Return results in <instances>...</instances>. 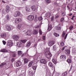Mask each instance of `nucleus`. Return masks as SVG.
I'll use <instances>...</instances> for the list:
<instances>
[{"label": "nucleus", "instance_id": "43", "mask_svg": "<svg viewBox=\"0 0 76 76\" xmlns=\"http://www.w3.org/2000/svg\"><path fill=\"white\" fill-rule=\"evenodd\" d=\"M72 28H73V26H71L69 28V30H72Z\"/></svg>", "mask_w": 76, "mask_h": 76}, {"label": "nucleus", "instance_id": "37", "mask_svg": "<svg viewBox=\"0 0 76 76\" xmlns=\"http://www.w3.org/2000/svg\"><path fill=\"white\" fill-rule=\"evenodd\" d=\"M45 1L47 3H50L51 2L50 0H45Z\"/></svg>", "mask_w": 76, "mask_h": 76}, {"label": "nucleus", "instance_id": "6", "mask_svg": "<svg viewBox=\"0 0 76 76\" xmlns=\"http://www.w3.org/2000/svg\"><path fill=\"white\" fill-rule=\"evenodd\" d=\"M54 41L53 40L52 41H50L48 43V45L50 47H51L54 44Z\"/></svg>", "mask_w": 76, "mask_h": 76}, {"label": "nucleus", "instance_id": "38", "mask_svg": "<svg viewBox=\"0 0 76 76\" xmlns=\"http://www.w3.org/2000/svg\"><path fill=\"white\" fill-rule=\"evenodd\" d=\"M53 34L55 37H59V34H57V33H54Z\"/></svg>", "mask_w": 76, "mask_h": 76}, {"label": "nucleus", "instance_id": "47", "mask_svg": "<svg viewBox=\"0 0 76 76\" xmlns=\"http://www.w3.org/2000/svg\"><path fill=\"white\" fill-rule=\"evenodd\" d=\"M64 20V18H62L61 20H60V21L61 22H63V20Z\"/></svg>", "mask_w": 76, "mask_h": 76}, {"label": "nucleus", "instance_id": "50", "mask_svg": "<svg viewBox=\"0 0 76 76\" xmlns=\"http://www.w3.org/2000/svg\"><path fill=\"white\" fill-rule=\"evenodd\" d=\"M39 34H40V35H41V34H42V31H41V30H39Z\"/></svg>", "mask_w": 76, "mask_h": 76}, {"label": "nucleus", "instance_id": "56", "mask_svg": "<svg viewBox=\"0 0 76 76\" xmlns=\"http://www.w3.org/2000/svg\"><path fill=\"white\" fill-rule=\"evenodd\" d=\"M15 60V58H12V59L11 61H12V62H13V61H14Z\"/></svg>", "mask_w": 76, "mask_h": 76}, {"label": "nucleus", "instance_id": "29", "mask_svg": "<svg viewBox=\"0 0 76 76\" xmlns=\"http://www.w3.org/2000/svg\"><path fill=\"white\" fill-rule=\"evenodd\" d=\"M17 27L18 29H20L21 28V24H19L17 25Z\"/></svg>", "mask_w": 76, "mask_h": 76}, {"label": "nucleus", "instance_id": "5", "mask_svg": "<svg viewBox=\"0 0 76 76\" xmlns=\"http://www.w3.org/2000/svg\"><path fill=\"white\" fill-rule=\"evenodd\" d=\"M20 15V13L19 11H16L14 13V16L15 17H17Z\"/></svg>", "mask_w": 76, "mask_h": 76}, {"label": "nucleus", "instance_id": "7", "mask_svg": "<svg viewBox=\"0 0 76 76\" xmlns=\"http://www.w3.org/2000/svg\"><path fill=\"white\" fill-rule=\"evenodd\" d=\"M22 65V62L20 61H17L16 62V66L17 67H19Z\"/></svg>", "mask_w": 76, "mask_h": 76}, {"label": "nucleus", "instance_id": "18", "mask_svg": "<svg viewBox=\"0 0 76 76\" xmlns=\"http://www.w3.org/2000/svg\"><path fill=\"white\" fill-rule=\"evenodd\" d=\"M46 75H50V70H49V69H46Z\"/></svg>", "mask_w": 76, "mask_h": 76}, {"label": "nucleus", "instance_id": "21", "mask_svg": "<svg viewBox=\"0 0 76 76\" xmlns=\"http://www.w3.org/2000/svg\"><path fill=\"white\" fill-rule=\"evenodd\" d=\"M31 9L33 11L36 10V7L35 6H32L31 7Z\"/></svg>", "mask_w": 76, "mask_h": 76}, {"label": "nucleus", "instance_id": "13", "mask_svg": "<svg viewBox=\"0 0 76 76\" xmlns=\"http://www.w3.org/2000/svg\"><path fill=\"white\" fill-rule=\"evenodd\" d=\"M45 16L47 18H50L51 16V12H48L46 13L45 14Z\"/></svg>", "mask_w": 76, "mask_h": 76}, {"label": "nucleus", "instance_id": "27", "mask_svg": "<svg viewBox=\"0 0 76 76\" xmlns=\"http://www.w3.org/2000/svg\"><path fill=\"white\" fill-rule=\"evenodd\" d=\"M29 75L30 76H33L34 75V72L32 71H30L29 72Z\"/></svg>", "mask_w": 76, "mask_h": 76}, {"label": "nucleus", "instance_id": "31", "mask_svg": "<svg viewBox=\"0 0 76 76\" xmlns=\"http://www.w3.org/2000/svg\"><path fill=\"white\" fill-rule=\"evenodd\" d=\"M31 42H29L28 43H27V44L26 45V46L27 47H29L30 45H31Z\"/></svg>", "mask_w": 76, "mask_h": 76}, {"label": "nucleus", "instance_id": "46", "mask_svg": "<svg viewBox=\"0 0 76 76\" xmlns=\"http://www.w3.org/2000/svg\"><path fill=\"white\" fill-rule=\"evenodd\" d=\"M3 12L4 14H6V13H7L6 10H3Z\"/></svg>", "mask_w": 76, "mask_h": 76}, {"label": "nucleus", "instance_id": "4", "mask_svg": "<svg viewBox=\"0 0 76 76\" xmlns=\"http://www.w3.org/2000/svg\"><path fill=\"white\" fill-rule=\"evenodd\" d=\"M13 44V42L12 41L10 40H9L7 42V45L8 46H9V47H10V46H12V45Z\"/></svg>", "mask_w": 76, "mask_h": 76}, {"label": "nucleus", "instance_id": "12", "mask_svg": "<svg viewBox=\"0 0 76 76\" xmlns=\"http://www.w3.org/2000/svg\"><path fill=\"white\" fill-rule=\"evenodd\" d=\"M13 38L14 39H15L16 41H18L19 39V36H17V35H15V36H13Z\"/></svg>", "mask_w": 76, "mask_h": 76}, {"label": "nucleus", "instance_id": "8", "mask_svg": "<svg viewBox=\"0 0 76 76\" xmlns=\"http://www.w3.org/2000/svg\"><path fill=\"white\" fill-rule=\"evenodd\" d=\"M26 35H28V36H31L32 35V33H31V31L30 30H28L26 33Z\"/></svg>", "mask_w": 76, "mask_h": 76}, {"label": "nucleus", "instance_id": "49", "mask_svg": "<svg viewBox=\"0 0 76 76\" xmlns=\"http://www.w3.org/2000/svg\"><path fill=\"white\" fill-rule=\"evenodd\" d=\"M42 38L43 40H45V36H43L42 37Z\"/></svg>", "mask_w": 76, "mask_h": 76}, {"label": "nucleus", "instance_id": "48", "mask_svg": "<svg viewBox=\"0 0 76 76\" xmlns=\"http://www.w3.org/2000/svg\"><path fill=\"white\" fill-rule=\"evenodd\" d=\"M2 42L4 44V45H5L6 43V41L3 40L2 41Z\"/></svg>", "mask_w": 76, "mask_h": 76}, {"label": "nucleus", "instance_id": "25", "mask_svg": "<svg viewBox=\"0 0 76 76\" xmlns=\"http://www.w3.org/2000/svg\"><path fill=\"white\" fill-rule=\"evenodd\" d=\"M1 52H3V53H5V52H7L8 50L6 49H4L1 50Z\"/></svg>", "mask_w": 76, "mask_h": 76}, {"label": "nucleus", "instance_id": "14", "mask_svg": "<svg viewBox=\"0 0 76 76\" xmlns=\"http://www.w3.org/2000/svg\"><path fill=\"white\" fill-rule=\"evenodd\" d=\"M52 28H53L52 27V25L51 24H48V31H51V29H52Z\"/></svg>", "mask_w": 76, "mask_h": 76}, {"label": "nucleus", "instance_id": "62", "mask_svg": "<svg viewBox=\"0 0 76 76\" xmlns=\"http://www.w3.org/2000/svg\"><path fill=\"white\" fill-rule=\"evenodd\" d=\"M64 48H65V47H63L62 48V50H64Z\"/></svg>", "mask_w": 76, "mask_h": 76}, {"label": "nucleus", "instance_id": "20", "mask_svg": "<svg viewBox=\"0 0 76 76\" xmlns=\"http://www.w3.org/2000/svg\"><path fill=\"white\" fill-rule=\"evenodd\" d=\"M26 12H30V8L29 6H27L26 7Z\"/></svg>", "mask_w": 76, "mask_h": 76}, {"label": "nucleus", "instance_id": "24", "mask_svg": "<svg viewBox=\"0 0 76 76\" xmlns=\"http://www.w3.org/2000/svg\"><path fill=\"white\" fill-rule=\"evenodd\" d=\"M52 61L54 63V64H56V63H57V59H52Z\"/></svg>", "mask_w": 76, "mask_h": 76}, {"label": "nucleus", "instance_id": "26", "mask_svg": "<svg viewBox=\"0 0 76 76\" xmlns=\"http://www.w3.org/2000/svg\"><path fill=\"white\" fill-rule=\"evenodd\" d=\"M29 61L28 60V59L27 58H25L24 59V62L25 63H27Z\"/></svg>", "mask_w": 76, "mask_h": 76}, {"label": "nucleus", "instance_id": "41", "mask_svg": "<svg viewBox=\"0 0 76 76\" xmlns=\"http://www.w3.org/2000/svg\"><path fill=\"white\" fill-rule=\"evenodd\" d=\"M6 18L7 20H9V15H7L6 16Z\"/></svg>", "mask_w": 76, "mask_h": 76}, {"label": "nucleus", "instance_id": "54", "mask_svg": "<svg viewBox=\"0 0 76 76\" xmlns=\"http://www.w3.org/2000/svg\"><path fill=\"white\" fill-rule=\"evenodd\" d=\"M59 16H60L59 15H57V16H56L55 17L56 19H57V18H58Z\"/></svg>", "mask_w": 76, "mask_h": 76}, {"label": "nucleus", "instance_id": "45", "mask_svg": "<svg viewBox=\"0 0 76 76\" xmlns=\"http://www.w3.org/2000/svg\"><path fill=\"white\" fill-rule=\"evenodd\" d=\"M38 20L40 21V20H42V17H39L38 18Z\"/></svg>", "mask_w": 76, "mask_h": 76}, {"label": "nucleus", "instance_id": "16", "mask_svg": "<svg viewBox=\"0 0 76 76\" xmlns=\"http://www.w3.org/2000/svg\"><path fill=\"white\" fill-rule=\"evenodd\" d=\"M40 62L41 63H43V64H45L46 63V60L45 59H42L41 60Z\"/></svg>", "mask_w": 76, "mask_h": 76}, {"label": "nucleus", "instance_id": "15", "mask_svg": "<svg viewBox=\"0 0 76 76\" xmlns=\"http://www.w3.org/2000/svg\"><path fill=\"white\" fill-rule=\"evenodd\" d=\"M32 33L33 35H37V34H38V31H37V30H33Z\"/></svg>", "mask_w": 76, "mask_h": 76}, {"label": "nucleus", "instance_id": "35", "mask_svg": "<svg viewBox=\"0 0 76 76\" xmlns=\"http://www.w3.org/2000/svg\"><path fill=\"white\" fill-rule=\"evenodd\" d=\"M27 40L26 39H25L23 40H21V42H22V43H25L26 42Z\"/></svg>", "mask_w": 76, "mask_h": 76}, {"label": "nucleus", "instance_id": "40", "mask_svg": "<svg viewBox=\"0 0 76 76\" xmlns=\"http://www.w3.org/2000/svg\"><path fill=\"white\" fill-rule=\"evenodd\" d=\"M67 73V72H65L63 73V75H62L63 76H66Z\"/></svg>", "mask_w": 76, "mask_h": 76}, {"label": "nucleus", "instance_id": "39", "mask_svg": "<svg viewBox=\"0 0 76 76\" xmlns=\"http://www.w3.org/2000/svg\"><path fill=\"white\" fill-rule=\"evenodd\" d=\"M60 44L62 46V47H63V46L64 45V42L63 41Z\"/></svg>", "mask_w": 76, "mask_h": 76}, {"label": "nucleus", "instance_id": "32", "mask_svg": "<svg viewBox=\"0 0 76 76\" xmlns=\"http://www.w3.org/2000/svg\"><path fill=\"white\" fill-rule=\"evenodd\" d=\"M67 61L69 63H70L72 62V61L71 60V59H68L67 60Z\"/></svg>", "mask_w": 76, "mask_h": 76}, {"label": "nucleus", "instance_id": "53", "mask_svg": "<svg viewBox=\"0 0 76 76\" xmlns=\"http://www.w3.org/2000/svg\"><path fill=\"white\" fill-rule=\"evenodd\" d=\"M72 67H73V66H71V67L70 69L69 70V72H70V71H71V70H72Z\"/></svg>", "mask_w": 76, "mask_h": 76}, {"label": "nucleus", "instance_id": "58", "mask_svg": "<svg viewBox=\"0 0 76 76\" xmlns=\"http://www.w3.org/2000/svg\"><path fill=\"white\" fill-rule=\"evenodd\" d=\"M64 12H62V15L63 16H64Z\"/></svg>", "mask_w": 76, "mask_h": 76}, {"label": "nucleus", "instance_id": "44", "mask_svg": "<svg viewBox=\"0 0 76 76\" xmlns=\"http://www.w3.org/2000/svg\"><path fill=\"white\" fill-rule=\"evenodd\" d=\"M32 68L34 69V70H36L37 69V66H32Z\"/></svg>", "mask_w": 76, "mask_h": 76}, {"label": "nucleus", "instance_id": "64", "mask_svg": "<svg viewBox=\"0 0 76 76\" xmlns=\"http://www.w3.org/2000/svg\"><path fill=\"white\" fill-rule=\"evenodd\" d=\"M75 4H76V6H75V9H76V2H75Z\"/></svg>", "mask_w": 76, "mask_h": 76}, {"label": "nucleus", "instance_id": "28", "mask_svg": "<svg viewBox=\"0 0 76 76\" xmlns=\"http://www.w3.org/2000/svg\"><path fill=\"white\" fill-rule=\"evenodd\" d=\"M6 62H3L0 65V67H2V66H4V65H6Z\"/></svg>", "mask_w": 76, "mask_h": 76}, {"label": "nucleus", "instance_id": "34", "mask_svg": "<svg viewBox=\"0 0 76 76\" xmlns=\"http://www.w3.org/2000/svg\"><path fill=\"white\" fill-rule=\"evenodd\" d=\"M61 27L60 26L57 27L56 28V30H61Z\"/></svg>", "mask_w": 76, "mask_h": 76}, {"label": "nucleus", "instance_id": "1", "mask_svg": "<svg viewBox=\"0 0 76 76\" xmlns=\"http://www.w3.org/2000/svg\"><path fill=\"white\" fill-rule=\"evenodd\" d=\"M45 56L47 58H50L52 57V55L50 51H47L45 53Z\"/></svg>", "mask_w": 76, "mask_h": 76}, {"label": "nucleus", "instance_id": "36", "mask_svg": "<svg viewBox=\"0 0 76 76\" xmlns=\"http://www.w3.org/2000/svg\"><path fill=\"white\" fill-rule=\"evenodd\" d=\"M33 63V62L31 61L30 62L29 64L28 65L29 67H31L32 65V64Z\"/></svg>", "mask_w": 76, "mask_h": 76}, {"label": "nucleus", "instance_id": "19", "mask_svg": "<svg viewBox=\"0 0 76 76\" xmlns=\"http://www.w3.org/2000/svg\"><path fill=\"white\" fill-rule=\"evenodd\" d=\"M17 45H18L19 47H22V43H21V42H19L17 43Z\"/></svg>", "mask_w": 76, "mask_h": 76}, {"label": "nucleus", "instance_id": "55", "mask_svg": "<svg viewBox=\"0 0 76 76\" xmlns=\"http://www.w3.org/2000/svg\"><path fill=\"white\" fill-rule=\"evenodd\" d=\"M39 28V25H38L35 27L36 28Z\"/></svg>", "mask_w": 76, "mask_h": 76}, {"label": "nucleus", "instance_id": "30", "mask_svg": "<svg viewBox=\"0 0 76 76\" xmlns=\"http://www.w3.org/2000/svg\"><path fill=\"white\" fill-rule=\"evenodd\" d=\"M57 46L56 45H54L53 46V51H55L56 49H57Z\"/></svg>", "mask_w": 76, "mask_h": 76}, {"label": "nucleus", "instance_id": "60", "mask_svg": "<svg viewBox=\"0 0 76 76\" xmlns=\"http://www.w3.org/2000/svg\"><path fill=\"white\" fill-rule=\"evenodd\" d=\"M37 20H38L37 19V18H35L34 19V21L35 22H37Z\"/></svg>", "mask_w": 76, "mask_h": 76}, {"label": "nucleus", "instance_id": "57", "mask_svg": "<svg viewBox=\"0 0 76 76\" xmlns=\"http://www.w3.org/2000/svg\"><path fill=\"white\" fill-rule=\"evenodd\" d=\"M13 56L14 57H15L16 56V55L15 54H14L13 55Z\"/></svg>", "mask_w": 76, "mask_h": 76}, {"label": "nucleus", "instance_id": "42", "mask_svg": "<svg viewBox=\"0 0 76 76\" xmlns=\"http://www.w3.org/2000/svg\"><path fill=\"white\" fill-rule=\"evenodd\" d=\"M72 52L73 53H76V49L75 48L73 49L72 50Z\"/></svg>", "mask_w": 76, "mask_h": 76}, {"label": "nucleus", "instance_id": "33", "mask_svg": "<svg viewBox=\"0 0 76 76\" xmlns=\"http://www.w3.org/2000/svg\"><path fill=\"white\" fill-rule=\"evenodd\" d=\"M65 35H66V33L64 31H63L62 34V37L64 38V36H65Z\"/></svg>", "mask_w": 76, "mask_h": 76}, {"label": "nucleus", "instance_id": "51", "mask_svg": "<svg viewBox=\"0 0 76 76\" xmlns=\"http://www.w3.org/2000/svg\"><path fill=\"white\" fill-rule=\"evenodd\" d=\"M54 17H53L51 19V21H53L54 20Z\"/></svg>", "mask_w": 76, "mask_h": 76}, {"label": "nucleus", "instance_id": "23", "mask_svg": "<svg viewBox=\"0 0 76 76\" xmlns=\"http://www.w3.org/2000/svg\"><path fill=\"white\" fill-rule=\"evenodd\" d=\"M6 9L7 12L9 13V7L7 5L6 7Z\"/></svg>", "mask_w": 76, "mask_h": 76}, {"label": "nucleus", "instance_id": "17", "mask_svg": "<svg viewBox=\"0 0 76 76\" xmlns=\"http://www.w3.org/2000/svg\"><path fill=\"white\" fill-rule=\"evenodd\" d=\"M48 65L49 67H54V65H53V63L51 62H49L48 63Z\"/></svg>", "mask_w": 76, "mask_h": 76}, {"label": "nucleus", "instance_id": "11", "mask_svg": "<svg viewBox=\"0 0 76 76\" xmlns=\"http://www.w3.org/2000/svg\"><path fill=\"white\" fill-rule=\"evenodd\" d=\"M5 28L8 31H10V30H11V29H12V28H11V27H10V26L8 25H6Z\"/></svg>", "mask_w": 76, "mask_h": 76}, {"label": "nucleus", "instance_id": "10", "mask_svg": "<svg viewBox=\"0 0 76 76\" xmlns=\"http://www.w3.org/2000/svg\"><path fill=\"white\" fill-rule=\"evenodd\" d=\"M1 37L2 38H6V34L5 33H1Z\"/></svg>", "mask_w": 76, "mask_h": 76}, {"label": "nucleus", "instance_id": "63", "mask_svg": "<svg viewBox=\"0 0 76 76\" xmlns=\"http://www.w3.org/2000/svg\"><path fill=\"white\" fill-rule=\"evenodd\" d=\"M23 56H24V54H23L22 55H21V57H23Z\"/></svg>", "mask_w": 76, "mask_h": 76}, {"label": "nucleus", "instance_id": "61", "mask_svg": "<svg viewBox=\"0 0 76 76\" xmlns=\"http://www.w3.org/2000/svg\"><path fill=\"white\" fill-rule=\"evenodd\" d=\"M72 15H73V13H70V14H69V16H72Z\"/></svg>", "mask_w": 76, "mask_h": 76}, {"label": "nucleus", "instance_id": "59", "mask_svg": "<svg viewBox=\"0 0 76 76\" xmlns=\"http://www.w3.org/2000/svg\"><path fill=\"white\" fill-rule=\"evenodd\" d=\"M70 50H68L67 51V53H68V54H69V53H70Z\"/></svg>", "mask_w": 76, "mask_h": 76}, {"label": "nucleus", "instance_id": "3", "mask_svg": "<svg viewBox=\"0 0 76 76\" xmlns=\"http://www.w3.org/2000/svg\"><path fill=\"white\" fill-rule=\"evenodd\" d=\"M61 60L63 61H66V55H62L60 57Z\"/></svg>", "mask_w": 76, "mask_h": 76}, {"label": "nucleus", "instance_id": "2", "mask_svg": "<svg viewBox=\"0 0 76 76\" xmlns=\"http://www.w3.org/2000/svg\"><path fill=\"white\" fill-rule=\"evenodd\" d=\"M34 19V15H30L28 16L27 20L29 21H32Z\"/></svg>", "mask_w": 76, "mask_h": 76}, {"label": "nucleus", "instance_id": "22", "mask_svg": "<svg viewBox=\"0 0 76 76\" xmlns=\"http://www.w3.org/2000/svg\"><path fill=\"white\" fill-rule=\"evenodd\" d=\"M18 56H20L21 54H22V53H23L22 51L19 50L18 51Z\"/></svg>", "mask_w": 76, "mask_h": 76}, {"label": "nucleus", "instance_id": "52", "mask_svg": "<svg viewBox=\"0 0 76 76\" xmlns=\"http://www.w3.org/2000/svg\"><path fill=\"white\" fill-rule=\"evenodd\" d=\"M67 34H66L65 36L64 37V39H66V38H67Z\"/></svg>", "mask_w": 76, "mask_h": 76}, {"label": "nucleus", "instance_id": "9", "mask_svg": "<svg viewBox=\"0 0 76 76\" xmlns=\"http://www.w3.org/2000/svg\"><path fill=\"white\" fill-rule=\"evenodd\" d=\"M22 21V19L20 18H17L15 20V23H18L19 22H20Z\"/></svg>", "mask_w": 76, "mask_h": 76}]
</instances>
